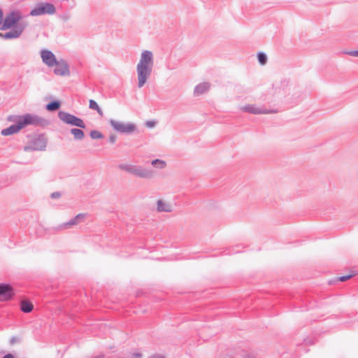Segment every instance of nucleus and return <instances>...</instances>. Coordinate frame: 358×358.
Returning <instances> with one entry per match:
<instances>
[{
  "label": "nucleus",
  "mask_w": 358,
  "mask_h": 358,
  "mask_svg": "<svg viewBox=\"0 0 358 358\" xmlns=\"http://www.w3.org/2000/svg\"><path fill=\"white\" fill-rule=\"evenodd\" d=\"M153 66V55L149 50L141 53L140 60L137 64L138 86L142 87L150 77Z\"/></svg>",
  "instance_id": "nucleus-1"
},
{
  "label": "nucleus",
  "mask_w": 358,
  "mask_h": 358,
  "mask_svg": "<svg viewBox=\"0 0 358 358\" xmlns=\"http://www.w3.org/2000/svg\"><path fill=\"white\" fill-rule=\"evenodd\" d=\"M15 122L20 130H22V129L29 125H41L43 124L44 120L41 117L36 115L25 114L24 115L18 116L15 120Z\"/></svg>",
  "instance_id": "nucleus-2"
},
{
  "label": "nucleus",
  "mask_w": 358,
  "mask_h": 358,
  "mask_svg": "<svg viewBox=\"0 0 358 358\" xmlns=\"http://www.w3.org/2000/svg\"><path fill=\"white\" fill-rule=\"evenodd\" d=\"M58 117L63 122L80 128H85L83 120L64 111H59Z\"/></svg>",
  "instance_id": "nucleus-3"
},
{
  "label": "nucleus",
  "mask_w": 358,
  "mask_h": 358,
  "mask_svg": "<svg viewBox=\"0 0 358 358\" xmlns=\"http://www.w3.org/2000/svg\"><path fill=\"white\" fill-rule=\"evenodd\" d=\"M55 8L53 4L49 3H38L31 12V16H38L44 14H54Z\"/></svg>",
  "instance_id": "nucleus-4"
},
{
  "label": "nucleus",
  "mask_w": 358,
  "mask_h": 358,
  "mask_svg": "<svg viewBox=\"0 0 358 358\" xmlns=\"http://www.w3.org/2000/svg\"><path fill=\"white\" fill-rule=\"evenodd\" d=\"M110 124L115 130L121 133H131L134 131L136 129V127L134 124H125L114 120H110Z\"/></svg>",
  "instance_id": "nucleus-5"
},
{
  "label": "nucleus",
  "mask_w": 358,
  "mask_h": 358,
  "mask_svg": "<svg viewBox=\"0 0 358 358\" xmlns=\"http://www.w3.org/2000/svg\"><path fill=\"white\" fill-rule=\"evenodd\" d=\"M22 16L18 12H12L6 17L4 23L1 27V29H7L15 24L19 20H20Z\"/></svg>",
  "instance_id": "nucleus-6"
},
{
  "label": "nucleus",
  "mask_w": 358,
  "mask_h": 358,
  "mask_svg": "<svg viewBox=\"0 0 358 358\" xmlns=\"http://www.w3.org/2000/svg\"><path fill=\"white\" fill-rule=\"evenodd\" d=\"M54 66V73L57 76H66L70 73L69 66L64 60L57 61Z\"/></svg>",
  "instance_id": "nucleus-7"
},
{
  "label": "nucleus",
  "mask_w": 358,
  "mask_h": 358,
  "mask_svg": "<svg viewBox=\"0 0 358 358\" xmlns=\"http://www.w3.org/2000/svg\"><path fill=\"white\" fill-rule=\"evenodd\" d=\"M241 110L251 114H268L270 111L255 104H247L241 108Z\"/></svg>",
  "instance_id": "nucleus-8"
},
{
  "label": "nucleus",
  "mask_w": 358,
  "mask_h": 358,
  "mask_svg": "<svg viewBox=\"0 0 358 358\" xmlns=\"http://www.w3.org/2000/svg\"><path fill=\"white\" fill-rule=\"evenodd\" d=\"M14 295L12 287L9 285H0V301H8Z\"/></svg>",
  "instance_id": "nucleus-9"
},
{
  "label": "nucleus",
  "mask_w": 358,
  "mask_h": 358,
  "mask_svg": "<svg viewBox=\"0 0 358 358\" xmlns=\"http://www.w3.org/2000/svg\"><path fill=\"white\" fill-rule=\"evenodd\" d=\"M41 56L43 62L48 66H54L55 64L58 61L55 55L50 50L41 51Z\"/></svg>",
  "instance_id": "nucleus-10"
},
{
  "label": "nucleus",
  "mask_w": 358,
  "mask_h": 358,
  "mask_svg": "<svg viewBox=\"0 0 358 358\" xmlns=\"http://www.w3.org/2000/svg\"><path fill=\"white\" fill-rule=\"evenodd\" d=\"M157 210L158 212H171L172 206L166 200L159 199L157 201Z\"/></svg>",
  "instance_id": "nucleus-11"
},
{
  "label": "nucleus",
  "mask_w": 358,
  "mask_h": 358,
  "mask_svg": "<svg viewBox=\"0 0 358 358\" xmlns=\"http://www.w3.org/2000/svg\"><path fill=\"white\" fill-rule=\"evenodd\" d=\"M86 217V215L84 213L78 214L74 218L71 220L69 222L63 224L62 226V228H69L73 225H76L83 221Z\"/></svg>",
  "instance_id": "nucleus-12"
},
{
  "label": "nucleus",
  "mask_w": 358,
  "mask_h": 358,
  "mask_svg": "<svg viewBox=\"0 0 358 358\" xmlns=\"http://www.w3.org/2000/svg\"><path fill=\"white\" fill-rule=\"evenodd\" d=\"M22 30L23 27H18L15 28L14 30L8 31L6 34L0 33V36L6 39L16 38L20 35V34L22 32Z\"/></svg>",
  "instance_id": "nucleus-13"
},
{
  "label": "nucleus",
  "mask_w": 358,
  "mask_h": 358,
  "mask_svg": "<svg viewBox=\"0 0 358 358\" xmlns=\"http://www.w3.org/2000/svg\"><path fill=\"white\" fill-rule=\"evenodd\" d=\"M20 130L17 124H13L9 127L3 129L1 134L3 136H9L19 132Z\"/></svg>",
  "instance_id": "nucleus-14"
},
{
  "label": "nucleus",
  "mask_w": 358,
  "mask_h": 358,
  "mask_svg": "<svg viewBox=\"0 0 358 358\" xmlns=\"http://www.w3.org/2000/svg\"><path fill=\"white\" fill-rule=\"evenodd\" d=\"M20 308L24 313H30L33 310L34 306L31 301L24 300L20 303Z\"/></svg>",
  "instance_id": "nucleus-15"
},
{
  "label": "nucleus",
  "mask_w": 358,
  "mask_h": 358,
  "mask_svg": "<svg viewBox=\"0 0 358 358\" xmlns=\"http://www.w3.org/2000/svg\"><path fill=\"white\" fill-rule=\"evenodd\" d=\"M89 107L90 109L96 110L99 113V115H100L101 116L103 115V110H101V108L99 107L98 103L94 100L90 99Z\"/></svg>",
  "instance_id": "nucleus-16"
},
{
  "label": "nucleus",
  "mask_w": 358,
  "mask_h": 358,
  "mask_svg": "<svg viewBox=\"0 0 358 358\" xmlns=\"http://www.w3.org/2000/svg\"><path fill=\"white\" fill-rule=\"evenodd\" d=\"M71 134L73 135L76 139H82L84 138V133L81 129H72L71 130Z\"/></svg>",
  "instance_id": "nucleus-17"
},
{
  "label": "nucleus",
  "mask_w": 358,
  "mask_h": 358,
  "mask_svg": "<svg viewBox=\"0 0 358 358\" xmlns=\"http://www.w3.org/2000/svg\"><path fill=\"white\" fill-rule=\"evenodd\" d=\"M258 62L261 65H265L267 63L268 57L264 52H258L257 54Z\"/></svg>",
  "instance_id": "nucleus-18"
},
{
  "label": "nucleus",
  "mask_w": 358,
  "mask_h": 358,
  "mask_svg": "<svg viewBox=\"0 0 358 358\" xmlns=\"http://www.w3.org/2000/svg\"><path fill=\"white\" fill-rule=\"evenodd\" d=\"M60 107V103L59 101H53L52 103H48L46 106L47 110L49 111H54L57 110Z\"/></svg>",
  "instance_id": "nucleus-19"
},
{
  "label": "nucleus",
  "mask_w": 358,
  "mask_h": 358,
  "mask_svg": "<svg viewBox=\"0 0 358 358\" xmlns=\"http://www.w3.org/2000/svg\"><path fill=\"white\" fill-rule=\"evenodd\" d=\"M152 164L153 166H157L160 169H163L166 166V162L160 159H155L152 162Z\"/></svg>",
  "instance_id": "nucleus-20"
},
{
  "label": "nucleus",
  "mask_w": 358,
  "mask_h": 358,
  "mask_svg": "<svg viewBox=\"0 0 358 358\" xmlns=\"http://www.w3.org/2000/svg\"><path fill=\"white\" fill-rule=\"evenodd\" d=\"M90 136L93 139H98L103 138V135L98 131H92L90 132Z\"/></svg>",
  "instance_id": "nucleus-21"
},
{
  "label": "nucleus",
  "mask_w": 358,
  "mask_h": 358,
  "mask_svg": "<svg viewBox=\"0 0 358 358\" xmlns=\"http://www.w3.org/2000/svg\"><path fill=\"white\" fill-rule=\"evenodd\" d=\"M345 54L352 56V57H358V50L348 51V52H346Z\"/></svg>",
  "instance_id": "nucleus-22"
},
{
  "label": "nucleus",
  "mask_w": 358,
  "mask_h": 358,
  "mask_svg": "<svg viewBox=\"0 0 358 358\" xmlns=\"http://www.w3.org/2000/svg\"><path fill=\"white\" fill-rule=\"evenodd\" d=\"M352 275H343L339 278L341 282H344L352 278Z\"/></svg>",
  "instance_id": "nucleus-23"
},
{
  "label": "nucleus",
  "mask_w": 358,
  "mask_h": 358,
  "mask_svg": "<svg viewBox=\"0 0 358 358\" xmlns=\"http://www.w3.org/2000/svg\"><path fill=\"white\" fill-rule=\"evenodd\" d=\"M210 85L208 83H203V92L205 90H208L210 88Z\"/></svg>",
  "instance_id": "nucleus-24"
},
{
  "label": "nucleus",
  "mask_w": 358,
  "mask_h": 358,
  "mask_svg": "<svg viewBox=\"0 0 358 358\" xmlns=\"http://www.w3.org/2000/svg\"><path fill=\"white\" fill-rule=\"evenodd\" d=\"M155 122L154 121H148L146 122V126L148 127L152 128V127H155Z\"/></svg>",
  "instance_id": "nucleus-25"
},
{
  "label": "nucleus",
  "mask_w": 358,
  "mask_h": 358,
  "mask_svg": "<svg viewBox=\"0 0 358 358\" xmlns=\"http://www.w3.org/2000/svg\"><path fill=\"white\" fill-rule=\"evenodd\" d=\"M116 141V136L115 135H112L110 136V141L112 143H114Z\"/></svg>",
  "instance_id": "nucleus-26"
},
{
  "label": "nucleus",
  "mask_w": 358,
  "mask_h": 358,
  "mask_svg": "<svg viewBox=\"0 0 358 358\" xmlns=\"http://www.w3.org/2000/svg\"><path fill=\"white\" fill-rule=\"evenodd\" d=\"M3 358H14V357L11 354H7Z\"/></svg>",
  "instance_id": "nucleus-27"
},
{
  "label": "nucleus",
  "mask_w": 358,
  "mask_h": 358,
  "mask_svg": "<svg viewBox=\"0 0 358 358\" xmlns=\"http://www.w3.org/2000/svg\"><path fill=\"white\" fill-rule=\"evenodd\" d=\"M2 19H3V12L0 10V24L2 22Z\"/></svg>",
  "instance_id": "nucleus-28"
},
{
  "label": "nucleus",
  "mask_w": 358,
  "mask_h": 358,
  "mask_svg": "<svg viewBox=\"0 0 358 358\" xmlns=\"http://www.w3.org/2000/svg\"><path fill=\"white\" fill-rule=\"evenodd\" d=\"M59 196V194H58V193H53V194H52V196L53 198L58 197Z\"/></svg>",
  "instance_id": "nucleus-29"
},
{
  "label": "nucleus",
  "mask_w": 358,
  "mask_h": 358,
  "mask_svg": "<svg viewBox=\"0 0 358 358\" xmlns=\"http://www.w3.org/2000/svg\"><path fill=\"white\" fill-rule=\"evenodd\" d=\"M196 92L197 93V95H199V90L197 89L196 90Z\"/></svg>",
  "instance_id": "nucleus-30"
}]
</instances>
